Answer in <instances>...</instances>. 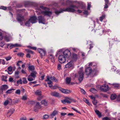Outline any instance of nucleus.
Instances as JSON below:
<instances>
[{
    "mask_svg": "<svg viewBox=\"0 0 120 120\" xmlns=\"http://www.w3.org/2000/svg\"><path fill=\"white\" fill-rule=\"evenodd\" d=\"M89 97L91 99L93 100H94L95 99V97L94 96H89Z\"/></svg>",
    "mask_w": 120,
    "mask_h": 120,
    "instance_id": "obj_62",
    "label": "nucleus"
},
{
    "mask_svg": "<svg viewBox=\"0 0 120 120\" xmlns=\"http://www.w3.org/2000/svg\"><path fill=\"white\" fill-rule=\"evenodd\" d=\"M12 68L11 66H9L8 68V70L9 72H11L12 71Z\"/></svg>",
    "mask_w": 120,
    "mask_h": 120,
    "instance_id": "obj_48",
    "label": "nucleus"
},
{
    "mask_svg": "<svg viewBox=\"0 0 120 120\" xmlns=\"http://www.w3.org/2000/svg\"><path fill=\"white\" fill-rule=\"evenodd\" d=\"M15 111V110L14 109H10L8 111L7 116V117H9Z\"/></svg>",
    "mask_w": 120,
    "mask_h": 120,
    "instance_id": "obj_15",
    "label": "nucleus"
},
{
    "mask_svg": "<svg viewBox=\"0 0 120 120\" xmlns=\"http://www.w3.org/2000/svg\"><path fill=\"white\" fill-rule=\"evenodd\" d=\"M30 22V21H29V19L28 21H26L25 22V24L26 26H29Z\"/></svg>",
    "mask_w": 120,
    "mask_h": 120,
    "instance_id": "obj_35",
    "label": "nucleus"
},
{
    "mask_svg": "<svg viewBox=\"0 0 120 120\" xmlns=\"http://www.w3.org/2000/svg\"><path fill=\"white\" fill-rule=\"evenodd\" d=\"M81 91L82 93L83 94H86V92L83 89H81Z\"/></svg>",
    "mask_w": 120,
    "mask_h": 120,
    "instance_id": "obj_52",
    "label": "nucleus"
},
{
    "mask_svg": "<svg viewBox=\"0 0 120 120\" xmlns=\"http://www.w3.org/2000/svg\"><path fill=\"white\" fill-rule=\"evenodd\" d=\"M4 45V43L1 42H0V46L1 47H3Z\"/></svg>",
    "mask_w": 120,
    "mask_h": 120,
    "instance_id": "obj_63",
    "label": "nucleus"
},
{
    "mask_svg": "<svg viewBox=\"0 0 120 120\" xmlns=\"http://www.w3.org/2000/svg\"><path fill=\"white\" fill-rule=\"evenodd\" d=\"M0 9L5 10L7 9V8L4 6H2L0 7Z\"/></svg>",
    "mask_w": 120,
    "mask_h": 120,
    "instance_id": "obj_53",
    "label": "nucleus"
},
{
    "mask_svg": "<svg viewBox=\"0 0 120 120\" xmlns=\"http://www.w3.org/2000/svg\"><path fill=\"white\" fill-rule=\"evenodd\" d=\"M9 102V101L7 100H6L4 102V105L6 106L8 104Z\"/></svg>",
    "mask_w": 120,
    "mask_h": 120,
    "instance_id": "obj_44",
    "label": "nucleus"
},
{
    "mask_svg": "<svg viewBox=\"0 0 120 120\" xmlns=\"http://www.w3.org/2000/svg\"><path fill=\"white\" fill-rule=\"evenodd\" d=\"M19 73V72L18 71H17L15 72V76L16 78H18L19 77V76L18 75Z\"/></svg>",
    "mask_w": 120,
    "mask_h": 120,
    "instance_id": "obj_36",
    "label": "nucleus"
},
{
    "mask_svg": "<svg viewBox=\"0 0 120 120\" xmlns=\"http://www.w3.org/2000/svg\"><path fill=\"white\" fill-rule=\"evenodd\" d=\"M61 68V66L60 64H58L57 66V69L58 70H60Z\"/></svg>",
    "mask_w": 120,
    "mask_h": 120,
    "instance_id": "obj_61",
    "label": "nucleus"
},
{
    "mask_svg": "<svg viewBox=\"0 0 120 120\" xmlns=\"http://www.w3.org/2000/svg\"><path fill=\"white\" fill-rule=\"evenodd\" d=\"M49 117V116L48 115L45 114L43 116V119H45L48 118Z\"/></svg>",
    "mask_w": 120,
    "mask_h": 120,
    "instance_id": "obj_45",
    "label": "nucleus"
},
{
    "mask_svg": "<svg viewBox=\"0 0 120 120\" xmlns=\"http://www.w3.org/2000/svg\"><path fill=\"white\" fill-rule=\"evenodd\" d=\"M17 20L20 22L22 21L24 19L23 16L20 14L17 15Z\"/></svg>",
    "mask_w": 120,
    "mask_h": 120,
    "instance_id": "obj_10",
    "label": "nucleus"
},
{
    "mask_svg": "<svg viewBox=\"0 0 120 120\" xmlns=\"http://www.w3.org/2000/svg\"><path fill=\"white\" fill-rule=\"evenodd\" d=\"M73 64V62L72 61H71L65 65V67L66 68H69L72 66Z\"/></svg>",
    "mask_w": 120,
    "mask_h": 120,
    "instance_id": "obj_20",
    "label": "nucleus"
},
{
    "mask_svg": "<svg viewBox=\"0 0 120 120\" xmlns=\"http://www.w3.org/2000/svg\"><path fill=\"white\" fill-rule=\"evenodd\" d=\"M27 96L25 94L22 96V99L23 100L26 101L27 99Z\"/></svg>",
    "mask_w": 120,
    "mask_h": 120,
    "instance_id": "obj_31",
    "label": "nucleus"
},
{
    "mask_svg": "<svg viewBox=\"0 0 120 120\" xmlns=\"http://www.w3.org/2000/svg\"><path fill=\"white\" fill-rule=\"evenodd\" d=\"M41 108V106L38 102H37L35 106L34 107V109L35 110H37L40 109Z\"/></svg>",
    "mask_w": 120,
    "mask_h": 120,
    "instance_id": "obj_18",
    "label": "nucleus"
},
{
    "mask_svg": "<svg viewBox=\"0 0 120 120\" xmlns=\"http://www.w3.org/2000/svg\"><path fill=\"white\" fill-rule=\"evenodd\" d=\"M71 79L70 78L67 77L66 79V83L67 84H69L70 83Z\"/></svg>",
    "mask_w": 120,
    "mask_h": 120,
    "instance_id": "obj_24",
    "label": "nucleus"
},
{
    "mask_svg": "<svg viewBox=\"0 0 120 120\" xmlns=\"http://www.w3.org/2000/svg\"><path fill=\"white\" fill-rule=\"evenodd\" d=\"M50 79L51 80L54 81L55 82H57L58 81L54 77H51L50 78Z\"/></svg>",
    "mask_w": 120,
    "mask_h": 120,
    "instance_id": "obj_32",
    "label": "nucleus"
},
{
    "mask_svg": "<svg viewBox=\"0 0 120 120\" xmlns=\"http://www.w3.org/2000/svg\"><path fill=\"white\" fill-rule=\"evenodd\" d=\"M17 83L18 84H22V81L21 79H20L17 82Z\"/></svg>",
    "mask_w": 120,
    "mask_h": 120,
    "instance_id": "obj_55",
    "label": "nucleus"
},
{
    "mask_svg": "<svg viewBox=\"0 0 120 120\" xmlns=\"http://www.w3.org/2000/svg\"><path fill=\"white\" fill-rule=\"evenodd\" d=\"M28 68L30 70L32 71L34 69V66H29Z\"/></svg>",
    "mask_w": 120,
    "mask_h": 120,
    "instance_id": "obj_42",
    "label": "nucleus"
},
{
    "mask_svg": "<svg viewBox=\"0 0 120 120\" xmlns=\"http://www.w3.org/2000/svg\"><path fill=\"white\" fill-rule=\"evenodd\" d=\"M9 81L10 82H14V80H13V78H10L9 79Z\"/></svg>",
    "mask_w": 120,
    "mask_h": 120,
    "instance_id": "obj_54",
    "label": "nucleus"
},
{
    "mask_svg": "<svg viewBox=\"0 0 120 120\" xmlns=\"http://www.w3.org/2000/svg\"><path fill=\"white\" fill-rule=\"evenodd\" d=\"M78 58V56L76 54L73 53L71 56V58L72 60L75 61L77 60Z\"/></svg>",
    "mask_w": 120,
    "mask_h": 120,
    "instance_id": "obj_11",
    "label": "nucleus"
},
{
    "mask_svg": "<svg viewBox=\"0 0 120 120\" xmlns=\"http://www.w3.org/2000/svg\"><path fill=\"white\" fill-rule=\"evenodd\" d=\"M5 58L7 61H8L10 60L11 58V57L10 56H9L5 57Z\"/></svg>",
    "mask_w": 120,
    "mask_h": 120,
    "instance_id": "obj_43",
    "label": "nucleus"
},
{
    "mask_svg": "<svg viewBox=\"0 0 120 120\" xmlns=\"http://www.w3.org/2000/svg\"><path fill=\"white\" fill-rule=\"evenodd\" d=\"M34 79V78L32 77L31 76L29 75L28 77V80L29 81H31Z\"/></svg>",
    "mask_w": 120,
    "mask_h": 120,
    "instance_id": "obj_33",
    "label": "nucleus"
},
{
    "mask_svg": "<svg viewBox=\"0 0 120 120\" xmlns=\"http://www.w3.org/2000/svg\"><path fill=\"white\" fill-rule=\"evenodd\" d=\"M4 39L5 40L7 41H8L10 40V38L8 37H5Z\"/></svg>",
    "mask_w": 120,
    "mask_h": 120,
    "instance_id": "obj_49",
    "label": "nucleus"
},
{
    "mask_svg": "<svg viewBox=\"0 0 120 120\" xmlns=\"http://www.w3.org/2000/svg\"><path fill=\"white\" fill-rule=\"evenodd\" d=\"M15 47H20L21 45H20L18 44H14Z\"/></svg>",
    "mask_w": 120,
    "mask_h": 120,
    "instance_id": "obj_60",
    "label": "nucleus"
},
{
    "mask_svg": "<svg viewBox=\"0 0 120 120\" xmlns=\"http://www.w3.org/2000/svg\"><path fill=\"white\" fill-rule=\"evenodd\" d=\"M51 95L52 96L56 97H59L60 96L59 94L55 91L52 92L51 93Z\"/></svg>",
    "mask_w": 120,
    "mask_h": 120,
    "instance_id": "obj_13",
    "label": "nucleus"
},
{
    "mask_svg": "<svg viewBox=\"0 0 120 120\" xmlns=\"http://www.w3.org/2000/svg\"><path fill=\"white\" fill-rule=\"evenodd\" d=\"M15 90V89H13V88L12 89H9V90H8L6 91V93H8V94L10 93H12V90Z\"/></svg>",
    "mask_w": 120,
    "mask_h": 120,
    "instance_id": "obj_40",
    "label": "nucleus"
},
{
    "mask_svg": "<svg viewBox=\"0 0 120 120\" xmlns=\"http://www.w3.org/2000/svg\"><path fill=\"white\" fill-rule=\"evenodd\" d=\"M10 46V49H12L13 48L15 47V46L14 44H8L7 45V48H8V47Z\"/></svg>",
    "mask_w": 120,
    "mask_h": 120,
    "instance_id": "obj_26",
    "label": "nucleus"
},
{
    "mask_svg": "<svg viewBox=\"0 0 120 120\" xmlns=\"http://www.w3.org/2000/svg\"><path fill=\"white\" fill-rule=\"evenodd\" d=\"M15 93L17 94L20 95L21 93V90H20L18 89L16 90Z\"/></svg>",
    "mask_w": 120,
    "mask_h": 120,
    "instance_id": "obj_39",
    "label": "nucleus"
},
{
    "mask_svg": "<svg viewBox=\"0 0 120 120\" xmlns=\"http://www.w3.org/2000/svg\"><path fill=\"white\" fill-rule=\"evenodd\" d=\"M49 58L51 60V61L52 62H54V59L52 55H50L49 56Z\"/></svg>",
    "mask_w": 120,
    "mask_h": 120,
    "instance_id": "obj_41",
    "label": "nucleus"
},
{
    "mask_svg": "<svg viewBox=\"0 0 120 120\" xmlns=\"http://www.w3.org/2000/svg\"><path fill=\"white\" fill-rule=\"evenodd\" d=\"M103 119L104 120H112L110 118L107 117L104 118Z\"/></svg>",
    "mask_w": 120,
    "mask_h": 120,
    "instance_id": "obj_56",
    "label": "nucleus"
},
{
    "mask_svg": "<svg viewBox=\"0 0 120 120\" xmlns=\"http://www.w3.org/2000/svg\"><path fill=\"white\" fill-rule=\"evenodd\" d=\"M92 102L94 105H96L95 106V107H97L96 105H97V103L98 102V101L97 100L95 99L94 100H93L92 101Z\"/></svg>",
    "mask_w": 120,
    "mask_h": 120,
    "instance_id": "obj_38",
    "label": "nucleus"
},
{
    "mask_svg": "<svg viewBox=\"0 0 120 120\" xmlns=\"http://www.w3.org/2000/svg\"><path fill=\"white\" fill-rule=\"evenodd\" d=\"M58 113V112L56 110H54L50 115V117L51 118H53V117Z\"/></svg>",
    "mask_w": 120,
    "mask_h": 120,
    "instance_id": "obj_16",
    "label": "nucleus"
},
{
    "mask_svg": "<svg viewBox=\"0 0 120 120\" xmlns=\"http://www.w3.org/2000/svg\"><path fill=\"white\" fill-rule=\"evenodd\" d=\"M91 7V3H88L87 4V9L88 10H90V8Z\"/></svg>",
    "mask_w": 120,
    "mask_h": 120,
    "instance_id": "obj_51",
    "label": "nucleus"
},
{
    "mask_svg": "<svg viewBox=\"0 0 120 120\" xmlns=\"http://www.w3.org/2000/svg\"><path fill=\"white\" fill-rule=\"evenodd\" d=\"M25 51H26L28 53H29L30 54V53L31 54H34V52L33 51H31L29 49H25Z\"/></svg>",
    "mask_w": 120,
    "mask_h": 120,
    "instance_id": "obj_30",
    "label": "nucleus"
},
{
    "mask_svg": "<svg viewBox=\"0 0 120 120\" xmlns=\"http://www.w3.org/2000/svg\"><path fill=\"white\" fill-rule=\"evenodd\" d=\"M41 103L42 104L44 105V106H46L48 105V102L45 100H43L41 101Z\"/></svg>",
    "mask_w": 120,
    "mask_h": 120,
    "instance_id": "obj_21",
    "label": "nucleus"
},
{
    "mask_svg": "<svg viewBox=\"0 0 120 120\" xmlns=\"http://www.w3.org/2000/svg\"><path fill=\"white\" fill-rule=\"evenodd\" d=\"M1 60L2 64L3 65L5 64V63L4 60V59H1Z\"/></svg>",
    "mask_w": 120,
    "mask_h": 120,
    "instance_id": "obj_64",
    "label": "nucleus"
},
{
    "mask_svg": "<svg viewBox=\"0 0 120 120\" xmlns=\"http://www.w3.org/2000/svg\"><path fill=\"white\" fill-rule=\"evenodd\" d=\"M77 8L76 6H71L70 7L67 8L63 10L62 11H56L55 12V13L57 14L62 12L63 11L74 12H75L76 11V9Z\"/></svg>",
    "mask_w": 120,
    "mask_h": 120,
    "instance_id": "obj_1",
    "label": "nucleus"
},
{
    "mask_svg": "<svg viewBox=\"0 0 120 120\" xmlns=\"http://www.w3.org/2000/svg\"><path fill=\"white\" fill-rule=\"evenodd\" d=\"M3 38V37L2 34V33L0 32V40H2Z\"/></svg>",
    "mask_w": 120,
    "mask_h": 120,
    "instance_id": "obj_59",
    "label": "nucleus"
},
{
    "mask_svg": "<svg viewBox=\"0 0 120 120\" xmlns=\"http://www.w3.org/2000/svg\"><path fill=\"white\" fill-rule=\"evenodd\" d=\"M78 77V80L81 82L82 80L84 78L83 74L82 72L81 71L79 72Z\"/></svg>",
    "mask_w": 120,
    "mask_h": 120,
    "instance_id": "obj_6",
    "label": "nucleus"
},
{
    "mask_svg": "<svg viewBox=\"0 0 120 120\" xmlns=\"http://www.w3.org/2000/svg\"><path fill=\"white\" fill-rule=\"evenodd\" d=\"M59 89L62 92L66 94H69L72 92L70 90L64 89L60 87H59Z\"/></svg>",
    "mask_w": 120,
    "mask_h": 120,
    "instance_id": "obj_5",
    "label": "nucleus"
},
{
    "mask_svg": "<svg viewBox=\"0 0 120 120\" xmlns=\"http://www.w3.org/2000/svg\"><path fill=\"white\" fill-rule=\"evenodd\" d=\"M8 87L7 85H3L1 87V89L2 90H5L8 89Z\"/></svg>",
    "mask_w": 120,
    "mask_h": 120,
    "instance_id": "obj_34",
    "label": "nucleus"
},
{
    "mask_svg": "<svg viewBox=\"0 0 120 120\" xmlns=\"http://www.w3.org/2000/svg\"><path fill=\"white\" fill-rule=\"evenodd\" d=\"M117 97L116 95L114 94L111 95V98L112 100L115 99Z\"/></svg>",
    "mask_w": 120,
    "mask_h": 120,
    "instance_id": "obj_28",
    "label": "nucleus"
},
{
    "mask_svg": "<svg viewBox=\"0 0 120 120\" xmlns=\"http://www.w3.org/2000/svg\"><path fill=\"white\" fill-rule=\"evenodd\" d=\"M35 94L38 96H40L41 95V91L39 90H37L35 92Z\"/></svg>",
    "mask_w": 120,
    "mask_h": 120,
    "instance_id": "obj_22",
    "label": "nucleus"
},
{
    "mask_svg": "<svg viewBox=\"0 0 120 120\" xmlns=\"http://www.w3.org/2000/svg\"><path fill=\"white\" fill-rule=\"evenodd\" d=\"M85 71L87 75H89L93 72L91 69L90 67L86 68L85 69Z\"/></svg>",
    "mask_w": 120,
    "mask_h": 120,
    "instance_id": "obj_8",
    "label": "nucleus"
},
{
    "mask_svg": "<svg viewBox=\"0 0 120 120\" xmlns=\"http://www.w3.org/2000/svg\"><path fill=\"white\" fill-rule=\"evenodd\" d=\"M38 52L40 53L42 56L45 55V52L44 50L41 49H38Z\"/></svg>",
    "mask_w": 120,
    "mask_h": 120,
    "instance_id": "obj_12",
    "label": "nucleus"
},
{
    "mask_svg": "<svg viewBox=\"0 0 120 120\" xmlns=\"http://www.w3.org/2000/svg\"><path fill=\"white\" fill-rule=\"evenodd\" d=\"M7 78V77L4 75H3L2 76V80H3L4 81H7V80L6 79Z\"/></svg>",
    "mask_w": 120,
    "mask_h": 120,
    "instance_id": "obj_50",
    "label": "nucleus"
},
{
    "mask_svg": "<svg viewBox=\"0 0 120 120\" xmlns=\"http://www.w3.org/2000/svg\"><path fill=\"white\" fill-rule=\"evenodd\" d=\"M29 20L30 22L32 23H36L37 21V17L35 16L31 17Z\"/></svg>",
    "mask_w": 120,
    "mask_h": 120,
    "instance_id": "obj_9",
    "label": "nucleus"
},
{
    "mask_svg": "<svg viewBox=\"0 0 120 120\" xmlns=\"http://www.w3.org/2000/svg\"><path fill=\"white\" fill-rule=\"evenodd\" d=\"M37 74V72L36 71H34L33 72H32L30 75V76H31L32 77L35 78L36 77V75Z\"/></svg>",
    "mask_w": 120,
    "mask_h": 120,
    "instance_id": "obj_23",
    "label": "nucleus"
},
{
    "mask_svg": "<svg viewBox=\"0 0 120 120\" xmlns=\"http://www.w3.org/2000/svg\"><path fill=\"white\" fill-rule=\"evenodd\" d=\"M100 89L101 90L104 91H106L109 90L108 86L106 85H104L101 86Z\"/></svg>",
    "mask_w": 120,
    "mask_h": 120,
    "instance_id": "obj_7",
    "label": "nucleus"
},
{
    "mask_svg": "<svg viewBox=\"0 0 120 120\" xmlns=\"http://www.w3.org/2000/svg\"><path fill=\"white\" fill-rule=\"evenodd\" d=\"M46 81H48L47 83L48 84L49 86L50 87L52 86V82L50 80V77H47V79L45 80Z\"/></svg>",
    "mask_w": 120,
    "mask_h": 120,
    "instance_id": "obj_17",
    "label": "nucleus"
},
{
    "mask_svg": "<svg viewBox=\"0 0 120 120\" xmlns=\"http://www.w3.org/2000/svg\"><path fill=\"white\" fill-rule=\"evenodd\" d=\"M112 86L116 89L119 88L120 87L119 84H112Z\"/></svg>",
    "mask_w": 120,
    "mask_h": 120,
    "instance_id": "obj_25",
    "label": "nucleus"
},
{
    "mask_svg": "<svg viewBox=\"0 0 120 120\" xmlns=\"http://www.w3.org/2000/svg\"><path fill=\"white\" fill-rule=\"evenodd\" d=\"M58 88L57 86H53L51 88L52 89H56L57 88Z\"/></svg>",
    "mask_w": 120,
    "mask_h": 120,
    "instance_id": "obj_58",
    "label": "nucleus"
},
{
    "mask_svg": "<svg viewBox=\"0 0 120 120\" xmlns=\"http://www.w3.org/2000/svg\"><path fill=\"white\" fill-rule=\"evenodd\" d=\"M90 91L93 93H95L97 92V90L96 89L93 88L90 90Z\"/></svg>",
    "mask_w": 120,
    "mask_h": 120,
    "instance_id": "obj_37",
    "label": "nucleus"
},
{
    "mask_svg": "<svg viewBox=\"0 0 120 120\" xmlns=\"http://www.w3.org/2000/svg\"><path fill=\"white\" fill-rule=\"evenodd\" d=\"M38 20L39 23L44 24L45 19L42 16H39L38 17Z\"/></svg>",
    "mask_w": 120,
    "mask_h": 120,
    "instance_id": "obj_19",
    "label": "nucleus"
},
{
    "mask_svg": "<svg viewBox=\"0 0 120 120\" xmlns=\"http://www.w3.org/2000/svg\"><path fill=\"white\" fill-rule=\"evenodd\" d=\"M59 51L61 52L64 55L66 58H69L70 57L71 53L69 50L67 49L63 51L61 50H60Z\"/></svg>",
    "mask_w": 120,
    "mask_h": 120,
    "instance_id": "obj_3",
    "label": "nucleus"
},
{
    "mask_svg": "<svg viewBox=\"0 0 120 120\" xmlns=\"http://www.w3.org/2000/svg\"><path fill=\"white\" fill-rule=\"evenodd\" d=\"M64 104H65L66 103L70 104L71 102H75L76 101L74 99L69 97H66L65 99L61 101Z\"/></svg>",
    "mask_w": 120,
    "mask_h": 120,
    "instance_id": "obj_4",
    "label": "nucleus"
},
{
    "mask_svg": "<svg viewBox=\"0 0 120 120\" xmlns=\"http://www.w3.org/2000/svg\"><path fill=\"white\" fill-rule=\"evenodd\" d=\"M23 82L24 84H26L27 83V81L26 80V79L25 78H23L22 79Z\"/></svg>",
    "mask_w": 120,
    "mask_h": 120,
    "instance_id": "obj_47",
    "label": "nucleus"
},
{
    "mask_svg": "<svg viewBox=\"0 0 120 120\" xmlns=\"http://www.w3.org/2000/svg\"><path fill=\"white\" fill-rule=\"evenodd\" d=\"M95 112L99 117L101 116V113L98 110H96Z\"/></svg>",
    "mask_w": 120,
    "mask_h": 120,
    "instance_id": "obj_27",
    "label": "nucleus"
},
{
    "mask_svg": "<svg viewBox=\"0 0 120 120\" xmlns=\"http://www.w3.org/2000/svg\"><path fill=\"white\" fill-rule=\"evenodd\" d=\"M105 15H102L100 17V20L101 21H102L103 19L105 18Z\"/></svg>",
    "mask_w": 120,
    "mask_h": 120,
    "instance_id": "obj_46",
    "label": "nucleus"
},
{
    "mask_svg": "<svg viewBox=\"0 0 120 120\" xmlns=\"http://www.w3.org/2000/svg\"><path fill=\"white\" fill-rule=\"evenodd\" d=\"M17 55L20 56H22L24 55V54L22 53H19Z\"/></svg>",
    "mask_w": 120,
    "mask_h": 120,
    "instance_id": "obj_57",
    "label": "nucleus"
},
{
    "mask_svg": "<svg viewBox=\"0 0 120 120\" xmlns=\"http://www.w3.org/2000/svg\"><path fill=\"white\" fill-rule=\"evenodd\" d=\"M59 56L58 60L59 62L61 63H65L66 61V58L63 54L59 51L57 53Z\"/></svg>",
    "mask_w": 120,
    "mask_h": 120,
    "instance_id": "obj_2",
    "label": "nucleus"
},
{
    "mask_svg": "<svg viewBox=\"0 0 120 120\" xmlns=\"http://www.w3.org/2000/svg\"><path fill=\"white\" fill-rule=\"evenodd\" d=\"M42 13L44 15H47L49 16L51 15L52 14L51 12L46 11H42Z\"/></svg>",
    "mask_w": 120,
    "mask_h": 120,
    "instance_id": "obj_14",
    "label": "nucleus"
},
{
    "mask_svg": "<svg viewBox=\"0 0 120 120\" xmlns=\"http://www.w3.org/2000/svg\"><path fill=\"white\" fill-rule=\"evenodd\" d=\"M83 101L86 103L89 106L90 105V104L89 101L87 99L85 98H83Z\"/></svg>",
    "mask_w": 120,
    "mask_h": 120,
    "instance_id": "obj_29",
    "label": "nucleus"
}]
</instances>
